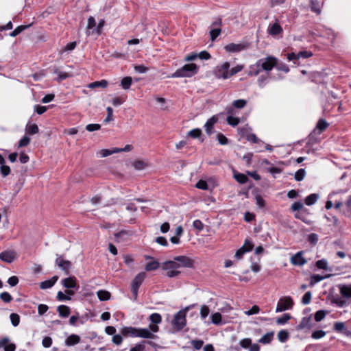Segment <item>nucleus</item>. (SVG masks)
<instances>
[{
  "instance_id": "obj_9",
  "label": "nucleus",
  "mask_w": 351,
  "mask_h": 351,
  "mask_svg": "<svg viewBox=\"0 0 351 351\" xmlns=\"http://www.w3.org/2000/svg\"><path fill=\"white\" fill-rule=\"evenodd\" d=\"M55 263L66 275H69L70 274V269L72 265L71 261L64 260L62 256H60L56 258Z\"/></svg>"
},
{
  "instance_id": "obj_46",
  "label": "nucleus",
  "mask_w": 351,
  "mask_h": 351,
  "mask_svg": "<svg viewBox=\"0 0 351 351\" xmlns=\"http://www.w3.org/2000/svg\"><path fill=\"white\" fill-rule=\"evenodd\" d=\"M202 130L199 128H195L189 132L188 136L192 138H198L202 136Z\"/></svg>"
},
{
  "instance_id": "obj_26",
  "label": "nucleus",
  "mask_w": 351,
  "mask_h": 351,
  "mask_svg": "<svg viewBox=\"0 0 351 351\" xmlns=\"http://www.w3.org/2000/svg\"><path fill=\"white\" fill-rule=\"evenodd\" d=\"M54 73L58 75L56 81L58 82H61L62 81L71 77V75L70 73H66V72L60 71L57 68H56L54 69Z\"/></svg>"
},
{
  "instance_id": "obj_17",
  "label": "nucleus",
  "mask_w": 351,
  "mask_h": 351,
  "mask_svg": "<svg viewBox=\"0 0 351 351\" xmlns=\"http://www.w3.org/2000/svg\"><path fill=\"white\" fill-rule=\"evenodd\" d=\"M121 332L124 337H136L137 328L132 326H125L121 329Z\"/></svg>"
},
{
  "instance_id": "obj_31",
  "label": "nucleus",
  "mask_w": 351,
  "mask_h": 351,
  "mask_svg": "<svg viewBox=\"0 0 351 351\" xmlns=\"http://www.w3.org/2000/svg\"><path fill=\"white\" fill-rule=\"evenodd\" d=\"M331 303L340 308H342L346 305V302L337 295L332 297L331 299Z\"/></svg>"
},
{
  "instance_id": "obj_45",
  "label": "nucleus",
  "mask_w": 351,
  "mask_h": 351,
  "mask_svg": "<svg viewBox=\"0 0 351 351\" xmlns=\"http://www.w3.org/2000/svg\"><path fill=\"white\" fill-rule=\"evenodd\" d=\"M149 319L152 324H160L162 322V317L158 313H154L150 315Z\"/></svg>"
},
{
  "instance_id": "obj_60",
  "label": "nucleus",
  "mask_w": 351,
  "mask_h": 351,
  "mask_svg": "<svg viewBox=\"0 0 351 351\" xmlns=\"http://www.w3.org/2000/svg\"><path fill=\"white\" fill-rule=\"evenodd\" d=\"M325 316L326 312L323 310H319L315 313L314 318L315 320L318 322L322 321L325 317Z\"/></svg>"
},
{
  "instance_id": "obj_24",
  "label": "nucleus",
  "mask_w": 351,
  "mask_h": 351,
  "mask_svg": "<svg viewBox=\"0 0 351 351\" xmlns=\"http://www.w3.org/2000/svg\"><path fill=\"white\" fill-rule=\"evenodd\" d=\"M274 332L271 331L263 335L259 340L258 343L262 344H269L274 339Z\"/></svg>"
},
{
  "instance_id": "obj_19",
  "label": "nucleus",
  "mask_w": 351,
  "mask_h": 351,
  "mask_svg": "<svg viewBox=\"0 0 351 351\" xmlns=\"http://www.w3.org/2000/svg\"><path fill=\"white\" fill-rule=\"evenodd\" d=\"M339 289L340 294L343 298H351V285H339Z\"/></svg>"
},
{
  "instance_id": "obj_32",
  "label": "nucleus",
  "mask_w": 351,
  "mask_h": 351,
  "mask_svg": "<svg viewBox=\"0 0 351 351\" xmlns=\"http://www.w3.org/2000/svg\"><path fill=\"white\" fill-rule=\"evenodd\" d=\"M108 85V82L106 80H102L101 81H95L94 82L90 83L88 85L89 88H95L97 87L106 88Z\"/></svg>"
},
{
  "instance_id": "obj_57",
  "label": "nucleus",
  "mask_w": 351,
  "mask_h": 351,
  "mask_svg": "<svg viewBox=\"0 0 351 351\" xmlns=\"http://www.w3.org/2000/svg\"><path fill=\"white\" fill-rule=\"evenodd\" d=\"M210 309L208 306L202 305L200 309V315L202 319H204L209 314Z\"/></svg>"
},
{
  "instance_id": "obj_59",
  "label": "nucleus",
  "mask_w": 351,
  "mask_h": 351,
  "mask_svg": "<svg viewBox=\"0 0 351 351\" xmlns=\"http://www.w3.org/2000/svg\"><path fill=\"white\" fill-rule=\"evenodd\" d=\"M56 298L58 301L61 302L71 300L70 296L67 295L66 293H64L61 291L58 292Z\"/></svg>"
},
{
  "instance_id": "obj_21",
  "label": "nucleus",
  "mask_w": 351,
  "mask_h": 351,
  "mask_svg": "<svg viewBox=\"0 0 351 351\" xmlns=\"http://www.w3.org/2000/svg\"><path fill=\"white\" fill-rule=\"evenodd\" d=\"M322 5L323 3L320 4L319 0L310 1L311 10L317 15H319L321 14Z\"/></svg>"
},
{
  "instance_id": "obj_53",
  "label": "nucleus",
  "mask_w": 351,
  "mask_h": 351,
  "mask_svg": "<svg viewBox=\"0 0 351 351\" xmlns=\"http://www.w3.org/2000/svg\"><path fill=\"white\" fill-rule=\"evenodd\" d=\"M243 247L245 250H246V253L252 250L254 247L253 243L249 239H245L244 244L241 246Z\"/></svg>"
},
{
  "instance_id": "obj_43",
  "label": "nucleus",
  "mask_w": 351,
  "mask_h": 351,
  "mask_svg": "<svg viewBox=\"0 0 351 351\" xmlns=\"http://www.w3.org/2000/svg\"><path fill=\"white\" fill-rule=\"evenodd\" d=\"M247 104V101L243 99H237L233 101L232 106L235 108H243Z\"/></svg>"
},
{
  "instance_id": "obj_63",
  "label": "nucleus",
  "mask_w": 351,
  "mask_h": 351,
  "mask_svg": "<svg viewBox=\"0 0 351 351\" xmlns=\"http://www.w3.org/2000/svg\"><path fill=\"white\" fill-rule=\"evenodd\" d=\"M195 186L199 189H202V190H207L208 188V184L206 182V181L205 180H199L196 184H195Z\"/></svg>"
},
{
  "instance_id": "obj_1",
  "label": "nucleus",
  "mask_w": 351,
  "mask_h": 351,
  "mask_svg": "<svg viewBox=\"0 0 351 351\" xmlns=\"http://www.w3.org/2000/svg\"><path fill=\"white\" fill-rule=\"evenodd\" d=\"M278 62V59L272 56L261 58L256 63L257 69L254 71H251L250 75H258L263 71L267 72L271 71L276 66H277Z\"/></svg>"
},
{
  "instance_id": "obj_12",
  "label": "nucleus",
  "mask_w": 351,
  "mask_h": 351,
  "mask_svg": "<svg viewBox=\"0 0 351 351\" xmlns=\"http://www.w3.org/2000/svg\"><path fill=\"white\" fill-rule=\"evenodd\" d=\"M62 285L66 289H75L79 288V285L77 283V280L75 276H69L66 278L61 281Z\"/></svg>"
},
{
  "instance_id": "obj_25",
  "label": "nucleus",
  "mask_w": 351,
  "mask_h": 351,
  "mask_svg": "<svg viewBox=\"0 0 351 351\" xmlns=\"http://www.w3.org/2000/svg\"><path fill=\"white\" fill-rule=\"evenodd\" d=\"M311 328V318L309 317H304L302 319L301 322L297 326V330H304Z\"/></svg>"
},
{
  "instance_id": "obj_40",
  "label": "nucleus",
  "mask_w": 351,
  "mask_h": 351,
  "mask_svg": "<svg viewBox=\"0 0 351 351\" xmlns=\"http://www.w3.org/2000/svg\"><path fill=\"white\" fill-rule=\"evenodd\" d=\"M226 121L228 125L235 127L240 123V119L238 117L229 115L226 119Z\"/></svg>"
},
{
  "instance_id": "obj_52",
  "label": "nucleus",
  "mask_w": 351,
  "mask_h": 351,
  "mask_svg": "<svg viewBox=\"0 0 351 351\" xmlns=\"http://www.w3.org/2000/svg\"><path fill=\"white\" fill-rule=\"evenodd\" d=\"M30 143V138L25 135L19 142V144H18V147L20 148V147H25V146H27Z\"/></svg>"
},
{
  "instance_id": "obj_55",
  "label": "nucleus",
  "mask_w": 351,
  "mask_h": 351,
  "mask_svg": "<svg viewBox=\"0 0 351 351\" xmlns=\"http://www.w3.org/2000/svg\"><path fill=\"white\" fill-rule=\"evenodd\" d=\"M239 344L243 348H250L252 345V339L250 338L243 339L240 341Z\"/></svg>"
},
{
  "instance_id": "obj_5",
  "label": "nucleus",
  "mask_w": 351,
  "mask_h": 351,
  "mask_svg": "<svg viewBox=\"0 0 351 351\" xmlns=\"http://www.w3.org/2000/svg\"><path fill=\"white\" fill-rule=\"evenodd\" d=\"M186 324V312L185 311H178L174 316L173 319L172 320V325L173 328L179 331L181 330Z\"/></svg>"
},
{
  "instance_id": "obj_42",
  "label": "nucleus",
  "mask_w": 351,
  "mask_h": 351,
  "mask_svg": "<svg viewBox=\"0 0 351 351\" xmlns=\"http://www.w3.org/2000/svg\"><path fill=\"white\" fill-rule=\"evenodd\" d=\"M221 33V29L219 27L212 28L210 31V40L214 41Z\"/></svg>"
},
{
  "instance_id": "obj_2",
  "label": "nucleus",
  "mask_w": 351,
  "mask_h": 351,
  "mask_svg": "<svg viewBox=\"0 0 351 351\" xmlns=\"http://www.w3.org/2000/svg\"><path fill=\"white\" fill-rule=\"evenodd\" d=\"M198 72V66L194 63L186 64L177 69L171 77H191Z\"/></svg>"
},
{
  "instance_id": "obj_50",
  "label": "nucleus",
  "mask_w": 351,
  "mask_h": 351,
  "mask_svg": "<svg viewBox=\"0 0 351 351\" xmlns=\"http://www.w3.org/2000/svg\"><path fill=\"white\" fill-rule=\"evenodd\" d=\"M210 318L214 324L218 325L221 323V315L219 313H213Z\"/></svg>"
},
{
  "instance_id": "obj_27",
  "label": "nucleus",
  "mask_w": 351,
  "mask_h": 351,
  "mask_svg": "<svg viewBox=\"0 0 351 351\" xmlns=\"http://www.w3.org/2000/svg\"><path fill=\"white\" fill-rule=\"evenodd\" d=\"M328 127V123L326 122L325 119H319L315 130H318V133L321 134L324 131L326 130V128Z\"/></svg>"
},
{
  "instance_id": "obj_4",
  "label": "nucleus",
  "mask_w": 351,
  "mask_h": 351,
  "mask_svg": "<svg viewBox=\"0 0 351 351\" xmlns=\"http://www.w3.org/2000/svg\"><path fill=\"white\" fill-rule=\"evenodd\" d=\"M294 305V302L290 296L281 297L277 304L276 311L282 312L291 309Z\"/></svg>"
},
{
  "instance_id": "obj_6",
  "label": "nucleus",
  "mask_w": 351,
  "mask_h": 351,
  "mask_svg": "<svg viewBox=\"0 0 351 351\" xmlns=\"http://www.w3.org/2000/svg\"><path fill=\"white\" fill-rule=\"evenodd\" d=\"M230 63L225 62L221 65L217 66L214 71L215 77L218 79H228L230 78Z\"/></svg>"
},
{
  "instance_id": "obj_13",
  "label": "nucleus",
  "mask_w": 351,
  "mask_h": 351,
  "mask_svg": "<svg viewBox=\"0 0 351 351\" xmlns=\"http://www.w3.org/2000/svg\"><path fill=\"white\" fill-rule=\"evenodd\" d=\"M146 260L150 259L152 261L148 262L145 266V269L147 271H155L158 269L160 267H161L160 263L158 261L154 259L153 257L150 256H145Z\"/></svg>"
},
{
  "instance_id": "obj_16",
  "label": "nucleus",
  "mask_w": 351,
  "mask_h": 351,
  "mask_svg": "<svg viewBox=\"0 0 351 351\" xmlns=\"http://www.w3.org/2000/svg\"><path fill=\"white\" fill-rule=\"evenodd\" d=\"M58 276H54L49 280H46L45 281L41 282L40 284V288L41 289H46L51 288L56 284V282L58 281Z\"/></svg>"
},
{
  "instance_id": "obj_15",
  "label": "nucleus",
  "mask_w": 351,
  "mask_h": 351,
  "mask_svg": "<svg viewBox=\"0 0 351 351\" xmlns=\"http://www.w3.org/2000/svg\"><path fill=\"white\" fill-rule=\"evenodd\" d=\"M224 49L228 52L236 53L239 52L245 49V46L243 44H235L230 43L225 46Z\"/></svg>"
},
{
  "instance_id": "obj_20",
  "label": "nucleus",
  "mask_w": 351,
  "mask_h": 351,
  "mask_svg": "<svg viewBox=\"0 0 351 351\" xmlns=\"http://www.w3.org/2000/svg\"><path fill=\"white\" fill-rule=\"evenodd\" d=\"M268 33L271 36H277L282 32V28L278 23H275L268 27Z\"/></svg>"
},
{
  "instance_id": "obj_29",
  "label": "nucleus",
  "mask_w": 351,
  "mask_h": 351,
  "mask_svg": "<svg viewBox=\"0 0 351 351\" xmlns=\"http://www.w3.org/2000/svg\"><path fill=\"white\" fill-rule=\"evenodd\" d=\"M343 214L346 217L351 219V195L349 196L345 204V209L343 210Z\"/></svg>"
},
{
  "instance_id": "obj_14",
  "label": "nucleus",
  "mask_w": 351,
  "mask_h": 351,
  "mask_svg": "<svg viewBox=\"0 0 351 351\" xmlns=\"http://www.w3.org/2000/svg\"><path fill=\"white\" fill-rule=\"evenodd\" d=\"M146 277V274L144 271L140 272L138 274L135 278L133 279L131 283V287H136L139 289L143 282L144 281Z\"/></svg>"
},
{
  "instance_id": "obj_49",
  "label": "nucleus",
  "mask_w": 351,
  "mask_h": 351,
  "mask_svg": "<svg viewBox=\"0 0 351 351\" xmlns=\"http://www.w3.org/2000/svg\"><path fill=\"white\" fill-rule=\"evenodd\" d=\"M0 299L5 303H9L13 298L8 292L4 291L0 293Z\"/></svg>"
},
{
  "instance_id": "obj_38",
  "label": "nucleus",
  "mask_w": 351,
  "mask_h": 351,
  "mask_svg": "<svg viewBox=\"0 0 351 351\" xmlns=\"http://www.w3.org/2000/svg\"><path fill=\"white\" fill-rule=\"evenodd\" d=\"M291 318V316L289 313H284L281 317L277 318L276 323L279 325H283L286 324Z\"/></svg>"
},
{
  "instance_id": "obj_61",
  "label": "nucleus",
  "mask_w": 351,
  "mask_h": 351,
  "mask_svg": "<svg viewBox=\"0 0 351 351\" xmlns=\"http://www.w3.org/2000/svg\"><path fill=\"white\" fill-rule=\"evenodd\" d=\"M217 139L221 145H224L228 143V139L222 133L217 134Z\"/></svg>"
},
{
  "instance_id": "obj_54",
  "label": "nucleus",
  "mask_w": 351,
  "mask_h": 351,
  "mask_svg": "<svg viewBox=\"0 0 351 351\" xmlns=\"http://www.w3.org/2000/svg\"><path fill=\"white\" fill-rule=\"evenodd\" d=\"M0 172L3 177H6L10 173L11 169L9 166L5 165L4 164L3 165H1Z\"/></svg>"
},
{
  "instance_id": "obj_23",
  "label": "nucleus",
  "mask_w": 351,
  "mask_h": 351,
  "mask_svg": "<svg viewBox=\"0 0 351 351\" xmlns=\"http://www.w3.org/2000/svg\"><path fill=\"white\" fill-rule=\"evenodd\" d=\"M80 336L72 334L69 335L65 340V344L66 346H74L80 343Z\"/></svg>"
},
{
  "instance_id": "obj_62",
  "label": "nucleus",
  "mask_w": 351,
  "mask_h": 351,
  "mask_svg": "<svg viewBox=\"0 0 351 351\" xmlns=\"http://www.w3.org/2000/svg\"><path fill=\"white\" fill-rule=\"evenodd\" d=\"M101 128V125L98 123H90L86 126V130L88 132H93L99 130Z\"/></svg>"
},
{
  "instance_id": "obj_36",
  "label": "nucleus",
  "mask_w": 351,
  "mask_h": 351,
  "mask_svg": "<svg viewBox=\"0 0 351 351\" xmlns=\"http://www.w3.org/2000/svg\"><path fill=\"white\" fill-rule=\"evenodd\" d=\"M30 26H31V25H19L16 28H15V29L14 31H12V32L10 33V36L12 37H15Z\"/></svg>"
},
{
  "instance_id": "obj_41",
  "label": "nucleus",
  "mask_w": 351,
  "mask_h": 351,
  "mask_svg": "<svg viewBox=\"0 0 351 351\" xmlns=\"http://www.w3.org/2000/svg\"><path fill=\"white\" fill-rule=\"evenodd\" d=\"M119 153V151L117 150V148H113L112 149H104L100 150L99 154L101 157H107L112 154Z\"/></svg>"
},
{
  "instance_id": "obj_51",
  "label": "nucleus",
  "mask_w": 351,
  "mask_h": 351,
  "mask_svg": "<svg viewBox=\"0 0 351 351\" xmlns=\"http://www.w3.org/2000/svg\"><path fill=\"white\" fill-rule=\"evenodd\" d=\"M315 265L318 269H325V270H326L328 269V263H327V261L325 259L318 260L316 262Z\"/></svg>"
},
{
  "instance_id": "obj_56",
  "label": "nucleus",
  "mask_w": 351,
  "mask_h": 351,
  "mask_svg": "<svg viewBox=\"0 0 351 351\" xmlns=\"http://www.w3.org/2000/svg\"><path fill=\"white\" fill-rule=\"evenodd\" d=\"M312 294L311 291H307L304 293L302 298V302L303 304H308L311 302Z\"/></svg>"
},
{
  "instance_id": "obj_30",
  "label": "nucleus",
  "mask_w": 351,
  "mask_h": 351,
  "mask_svg": "<svg viewBox=\"0 0 351 351\" xmlns=\"http://www.w3.org/2000/svg\"><path fill=\"white\" fill-rule=\"evenodd\" d=\"M132 84V78L130 76L124 77L121 81V86L123 89L128 90Z\"/></svg>"
},
{
  "instance_id": "obj_11",
  "label": "nucleus",
  "mask_w": 351,
  "mask_h": 351,
  "mask_svg": "<svg viewBox=\"0 0 351 351\" xmlns=\"http://www.w3.org/2000/svg\"><path fill=\"white\" fill-rule=\"evenodd\" d=\"M16 258V252L12 250H5L0 253V260L7 263H12Z\"/></svg>"
},
{
  "instance_id": "obj_35",
  "label": "nucleus",
  "mask_w": 351,
  "mask_h": 351,
  "mask_svg": "<svg viewBox=\"0 0 351 351\" xmlns=\"http://www.w3.org/2000/svg\"><path fill=\"white\" fill-rule=\"evenodd\" d=\"M289 337V334L288 331H287L286 330H281L278 333V339L282 343L286 342L288 340Z\"/></svg>"
},
{
  "instance_id": "obj_8",
  "label": "nucleus",
  "mask_w": 351,
  "mask_h": 351,
  "mask_svg": "<svg viewBox=\"0 0 351 351\" xmlns=\"http://www.w3.org/2000/svg\"><path fill=\"white\" fill-rule=\"evenodd\" d=\"M173 261H176L177 263V264L178 265V268H180V267L186 268L194 267V260L186 256H175L173 258Z\"/></svg>"
},
{
  "instance_id": "obj_22",
  "label": "nucleus",
  "mask_w": 351,
  "mask_h": 351,
  "mask_svg": "<svg viewBox=\"0 0 351 351\" xmlns=\"http://www.w3.org/2000/svg\"><path fill=\"white\" fill-rule=\"evenodd\" d=\"M59 315L62 317H67L71 313V308L66 305H60L57 308Z\"/></svg>"
},
{
  "instance_id": "obj_58",
  "label": "nucleus",
  "mask_w": 351,
  "mask_h": 351,
  "mask_svg": "<svg viewBox=\"0 0 351 351\" xmlns=\"http://www.w3.org/2000/svg\"><path fill=\"white\" fill-rule=\"evenodd\" d=\"M326 335V332L322 330H318L313 332L311 337L315 339H319Z\"/></svg>"
},
{
  "instance_id": "obj_37",
  "label": "nucleus",
  "mask_w": 351,
  "mask_h": 351,
  "mask_svg": "<svg viewBox=\"0 0 351 351\" xmlns=\"http://www.w3.org/2000/svg\"><path fill=\"white\" fill-rule=\"evenodd\" d=\"M329 276H322L319 274H313L311 276L310 285L313 286L315 283L319 282Z\"/></svg>"
},
{
  "instance_id": "obj_7",
  "label": "nucleus",
  "mask_w": 351,
  "mask_h": 351,
  "mask_svg": "<svg viewBox=\"0 0 351 351\" xmlns=\"http://www.w3.org/2000/svg\"><path fill=\"white\" fill-rule=\"evenodd\" d=\"M291 211L296 212L294 215L295 219L302 220L303 221L304 219V214L307 213L308 210L304 208L303 204L300 202H295L290 208Z\"/></svg>"
},
{
  "instance_id": "obj_18",
  "label": "nucleus",
  "mask_w": 351,
  "mask_h": 351,
  "mask_svg": "<svg viewBox=\"0 0 351 351\" xmlns=\"http://www.w3.org/2000/svg\"><path fill=\"white\" fill-rule=\"evenodd\" d=\"M155 335L147 328H137L136 337L153 339Z\"/></svg>"
},
{
  "instance_id": "obj_10",
  "label": "nucleus",
  "mask_w": 351,
  "mask_h": 351,
  "mask_svg": "<svg viewBox=\"0 0 351 351\" xmlns=\"http://www.w3.org/2000/svg\"><path fill=\"white\" fill-rule=\"evenodd\" d=\"M304 252L303 251H299L294 255H293L290 258V263L295 266H303L305 264H306L307 261L306 259L303 256Z\"/></svg>"
},
{
  "instance_id": "obj_28",
  "label": "nucleus",
  "mask_w": 351,
  "mask_h": 351,
  "mask_svg": "<svg viewBox=\"0 0 351 351\" xmlns=\"http://www.w3.org/2000/svg\"><path fill=\"white\" fill-rule=\"evenodd\" d=\"M318 199H319L318 194L311 193L305 198L304 203L307 206H311V205L314 204L317 201Z\"/></svg>"
},
{
  "instance_id": "obj_34",
  "label": "nucleus",
  "mask_w": 351,
  "mask_h": 351,
  "mask_svg": "<svg viewBox=\"0 0 351 351\" xmlns=\"http://www.w3.org/2000/svg\"><path fill=\"white\" fill-rule=\"evenodd\" d=\"M234 179L240 184H245L248 181V177L241 173H235L234 174Z\"/></svg>"
},
{
  "instance_id": "obj_48",
  "label": "nucleus",
  "mask_w": 351,
  "mask_h": 351,
  "mask_svg": "<svg viewBox=\"0 0 351 351\" xmlns=\"http://www.w3.org/2000/svg\"><path fill=\"white\" fill-rule=\"evenodd\" d=\"M10 321L14 326H19L20 323V316L17 313H12L10 315Z\"/></svg>"
},
{
  "instance_id": "obj_44",
  "label": "nucleus",
  "mask_w": 351,
  "mask_h": 351,
  "mask_svg": "<svg viewBox=\"0 0 351 351\" xmlns=\"http://www.w3.org/2000/svg\"><path fill=\"white\" fill-rule=\"evenodd\" d=\"M26 132L29 135H34L38 133L39 128L36 123H33L27 128Z\"/></svg>"
},
{
  "instance_id": "obj_64",
  "label": "nucleus",
  "mask_w": 351,
  "mask_h": 351,
  "mask_svg": "<svg viewBox=\"0 0 351 351\" xmlns=\"http://www.w3.org/2000/svg\"><path fill=\"white\" fill-rule=\"evenodd\" d=\"M204 344V341L200 339H195L191 341V345L195 350H200Z\"/></svg>"
},
{
  "instance_id": "obj_39",
  "label": "nucleus",
  "mask_w": 351,
  "mask_h": 351,
  "mask_svg": "<svg viewBox=\"0 0 351 351\" xmlns=\"http://www.w3.org/2000/svg\"><path fill=\"white\" fill-rule=\"evenodd\" d=\"M333 328L336 332L341 333H343L346 330L345 324L341 322H335Z\"/></svg>"
},
{
  "instance_id": "obj_47",
  "label": "nucleus",
  "mask_w": 351,
  "mask_h": 351,
  "mask_svg": "<svg viewBox=\"0 0 351 351\" xmlns=\"http://www.w3.org/2000/svg\"><path fill=\"white\" fill-rule=\"evenodd\" d=\"M306 176V171L304 169H300L298 170L294 176L295 180L302 181Z\"/></svg>"
},
{
  "instance_id": "obj_33",
  "label": "nucleus",
  "mask_w": 351,
  "mask_h": 351,
  "mask_svg": "<svg viewBox=\"0 0 351 351\" xmlns=\"http://www.w3.org/2000/svg\"><path fill=\"white\" fill-rule=\"evenodd\" d=\"M98 298L101 301H106L110 298L111 294L109 291L106 290H99L97 293Z\"/></svg>"
},
{
  "instance_id": "obj_3",
  "label": "nucleus",
  "mask_w": 351,
  "mask_h": 351,
  "mask_svg": "<svg viewBox=\"0 0 351 351\" xmlns=\"http://www.w3.org/2000/svg\"><path fill=\"white\" fill-rule=\"evenodd\" d=\"M161 269L166 271L165 275L169 278H175L180 274V271L178 270V265L176 261H167L161 264Z\"/></svg>"
}]
</instances>
